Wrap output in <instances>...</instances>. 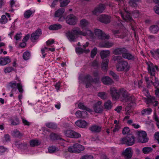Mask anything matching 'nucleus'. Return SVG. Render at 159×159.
<instances>
[{"label":"nucleus","instance_id":"3c124183","mask_svg":"<svg viewBox=\"0 0 159 159\" xmlns=\"http://www.w3.org/2000/svg\"><path fill=\"white\" fill-rule=\"evenodd\" d=\"M97 52V49L96 48H94L91 52V57L92 58H93L95 57V56L96 55Z\"/></svg>","mask_w":159,"mask_h":159},{"label":"nucleus","instance_id":"6e6d98bb","mask_svg":"<svg viewBox=\"0 0 159 159\" xmlns=\"http://www.w3.org/2000/svg\"><path fill=\"white\" fill-rule=\"evenodd\" d=\"M93 156L91 155H87L83 156L80 159H93Z\"/></svg>","mask_w":159,"mask_h":159},{"label":"nucleus","instance_id":"c03bdc74","mask_svg":"<svg viewBox=\"0 0 159 159\" xmlns=\"http://www.w3.org/2000/svg\"><path fill=\"white\" fill-rule=\"evenodd\" d=\"M48 150L49 153H52L58 151L59 149L54 146H52L48 148Z\"/></svg>","mask_w":159,"mask_h":159},{"label":"nucleus","instance_id":"680f3d73","mask_svg":"<svg viewBox=\"0 0 159 159\" xmlns=\"http://www.w3.org/2000/svg\"><path fill=\"white\" fill-rule=\"evenodd\" d=\"M21 35L22 34L21 33H17L16 34V35L14 37V38L16 40H18L20 39V38L21 37Z\"/></svg>","mask_w":159,"mask_h":159},{"label":"nucleus","instance_id":"7c9ffc66","mask_svg":"<svg viewBox=\"0 0 159 159\" xmlns=\"http://www.w3.org/2000/svg\"><path fill=\"white\" fill-rule=\"evenodd\" d=\"M146 102L147 104L152 103L154 106H156L158 103V102L155 100L154 97H151L146 100Z\"/></svg>","mask_w":159,"mask_h":159},{"label":"nucleus","instance_id":"79ce46f5","mask_svg":"<svg viewBox=\"0 0 159 159\" xmlns=\"http://www.w3.org/2000/svg\"><path fill=\"white\" fill-rule=\"evenodd\" d=\"M78 107L80 109L85 110L89 112H91L92 111L91 109L86 107L82 103H80L79 104Z\"/></svg>","mask_w":159,"mask_h":159},{"label":"nucleus","instance_id":"ea45409f","mask_svg":"<svg viewBox=\"0 0 159 159\" xmlns=\"http://www.w3.org/2000/svg\"><path fill=\"white\" fill-rule=\"evenodd\" d=\"M33 13L34 12L31 10H27L24 13V16L25 18L28 19L30 17Z\"/></svg>","mask_w":159,"mask_h":159},{"label":"nucleus","instance_id":"f704fd0d","mask_svg":"<svg viewBox=\"0 0 159 159\" xmlns=\"http://www.w3.org/2000/svg\"><path fill=\"white\" fill-rule=\"evenodd\" d=\"M76 52L77 53L80 54L83 52L88 53L89 52L90 50L89 49H83L80 48H76Z\"/></svg>","mask_w":159,"mask_h":159},{"label":"nucleus","instance_id":"f03ea898","mask_svg":"<svg viewBox=\"0 0 159 159\" xmlns=\"http://www.w3.org/2000/svg\"><path fill=\"white\" fill-rule=\"evenodd\" d=\"M148 69L149 73L150 74L151 78L153 79L154 78L155 82H152V84L155 88L159 87V82L158 79L155 77L156 71L157 70V66H154L153 64L151 62H149L148 64Z\"/></svg>","mask_w":159,"mask_h":159},{"label":"nucleus","instance_id":"9d476101","mask_svg":"<svg viewBox=\"0 0 159 159\" xmlns=\"http://www.w3.org/2000/svg\"><path fill=\"white\" fill-rule=\"evenodd\" d=\"M64 134L66 136L72 138H79L81 136L80 134L72 130H66Z\"/></svg>","mask_w":159,"mask_h":159},{"label":"nucleus","instance_id":"864d4df0","mask_svg":"<svg viewBox=\"0 0 159 159\" xmlns=\"http://www.w3.org/2000/svg\"><path fill=\"white\" fill-rule=\"evenodd\" d=\"M8 149L3 146H0V155H2L3 153L8 152Z\"/></svg>","mask_w":159,"mask_h":159},{"label":"nucleus","instance_id":"412c9836","mask_svg":"<svg viewBox=\"0 0 159 159\" xmlns=\"http://www.w3.org/2000/svg\"><path fill=\"white\" fill-rule=\"evenodd\" d=\"M123 155L127 158H130L132 156V151L131 148H127L122 153Z\"/></svg>","mask_w":159,"mask_h":159},{"label":"nucleus","instance_id":"f8f14e48","mask_svg":"<svg viewBox=\"0 0 159 159\" xmlns=\"http://www.w3.org/2000/svg\"><path fill=\"white\" fill-rule=\"evenodd\" d=\"M112 32L115 36L118 38H123L126 35V30L123 31L121 29L114 30Z\"/></svg>","mask_w":159,"mask_h":159},{"label":"nucleus","instance_id":"37998d69","mask_svg":"<svg viewBox=\"0 0 159 159\" xmlns=\"http://www.w3.org/2000/svg\"><path fill=\"white\" fill-rule=\"evenodd\" d=\"M98 96L101 98L105 99L107 98V95L105 92H99L98 94Z\"/></svg>","mask_w":159,"mask_h":159},{"label":"nucleus","instance_id":"6e6552de","mask_svg":"<svg viewBox=\"0 0 159 159\" xmlns=\"http://www.w3.org/2000/svg\"><path fill=\"white\" fill-rule=\"evenodd\" d=\"M129 66L128 63L126 61H122L116 65V68L117 70L119 71L125 70L127 71L129 69Z\"/></svg>","mask_w":159,"mask_h":159},{"label":"nucleus","instance_id":"7ed1b4c3","mask_svg":"<svg viewBox=\"0 0 159 159\" xmlns=\"http://www.w3.org/2000/svg\"><path fill=\"white\" fill-rule=\"evenodd\" d=\"M84 149V148L83 146L76 143L69 146L68 148V151L70 153H78L83 151Z\"/></svg>","mask_w":159,"mask_h":159},{"label":"nucleus","instance_id":"cd10ccee","mask_svg":"<svg viewBox=\"0 0 159 159\" xmlns=\"http://www.w3.org/2000/svg\"><path fill=\"white\" fill-rule=\"evenodd\" d=\"M141 2V0H129L128 3L131 7H136L138 6L137 3Z\"/></svg>","mask_w":159,"mask_h":159},{"label":"nucleus","instance_id":"2eb2a0df","mask_svg":"<svg viewBox=\"0 0 159 159\" xmlns=\"http://www.w3.org/2000/svg\"><path fill=\"white\" fill-rule=\"evenodd\" d=\"M105 8V6L103 4H100L92 11V12L93 14L97 15L99 13L103 12Z\"/></svg>","mask_w":159,"mask_h":159},{"label":"nucleus","instance_id":"a211bd4d","mask_svg":"<svg viewBox=\"0 0 159 159\" xmlns=\"http://www.w3.org/2000/svg\"><path fill=\"white\" fill-rule=\"evenodd\" d=\"M10 57L7 56L5 57H0V66L6 65L11 62Z\"/></svg>","mask_w":159,"mask_h":159},{"label":"nucleus","instance_id":"9b49d317","mask_svg":"<svg viewBox=\"0 0 159 159\" xmlns=\"http://www.w3.org/2000/svg\"><path fill=\"white\" fill-rule=\"evenodd\" d=\"M94 33L95 35L99 39H107L110 38V36L108 34H106L102 30L98 29H96L95 30Z\"/></svg>","mask_w":159,"mask_h":159},{"label":"nucleus","instance_id":"5fc2aeb1","mask_svg":"<svg viewBox=\"0 0 159 159\" xmlns=\"http://www.w3.org/2000/svg\"><path fill=\"white\" fill-rule=\"evenodd\" d=\"M153 10L156 14L159 15V4L154 6L153 8Z\"/></svg>","mask_w":159,"mask_h":159},{"label":"nucleus","instance_id":"774afa93","mask_svg":"<svg viewBox=\"0 0 159 159\" xmlns=\"http://www.w3.org/2000/svg\"><path fill=\"white\" fill-rule=\"evenodd\" d=\"M154 137L159 143V132H156L154 134Z\"/></svg>","mask_w":159,"mask_h":159},{"label":"nucleus","instance_id":"bf43d9fd","mask_svg":"<svg viewBox=\"0 0 159 159\" xmlns=\"http://www.w3.org/2000/svg\"><path fill=\"white\" fill-rule=\"evenodd\" d=\"M129 128L127 127H125L123 130V133L124 134H125L128 133L129 131Z\"/></svg>","mask_w":159,"mask_h":159},{"label":"nucleus","instance_id":"4d7b16f0","mask_svg":"<svg viewBox=\"0 0 159 159\" xmlns=\"http://www.w3.org/2000/svg\"><path fill=\"white\" fill-rule=\"evenodd\" d=\"M75 115L78 118H82V112L80 111H78L76 112Z\"/></svg>","mask_w":159,"mask_h":159},{"label":"nucleus","instance_id":"f257e3e1","mask_svg":"<svg viewBox=\"0 0 159 159\" xmlns=\"http://www.w3.org/2000/svg\"><path fill=\"white\" fill-rule=\"evenodd\" d=\"M89 24V22L85 19L80 21V25L83 29L82 31L78 27L73 28L71 31H69L66 33V36L69 40L70 41H75L78 38L79 35L83 36H88L91 38L93 36V33L90 30L85 29Z\"/></svg>","mask_w":159,"mask_h":159},{"label":"nucleus","instance_id":"a878e982","mask_svg":"<svg viewBox=\"0 0 159 159\" xmlns=\"http://www.w3.org/2000/svg\"><path fill=\"white\" fill-rule=\"evenodd\" d=\"M99 45V46L101 48H110L113 46L114 43L109 41H106L100 43Z\"/></svg>","mask_w":159,"mask_h":159},{"label":"nucleus","instance_id":"4be33fe9","mask_svg":"<svg viewBox=\"0 0 159 159\" xmlns=\"http://www.w3.org/2000/svg\"><path fill=\"white\" fill-rule=\"evenodd\" d=\"M126 51V49L124 48H120L114 49L112 51L113 53L115 55H119L123 54Z\"/></svg>","mask_w":159,"mask_h":159},{"label":"nucleus","instance_id":"e2e57ef3","mask_svg":"<svg viewBox=\"0 0 159 159\" xmlns=\"http://www.w3.org/2000/svg\"><path fill=\"white\" fill-rule=\"evenodd\" d=\"M54 43V40L53 39H50L46 42L47 45L50 46Z\"/></svg>","mask_w":159,"mask_h":159},{"label":"nucleus","instance_id":"c9c22d12","mask_svg":"<svg viewBox=\"0 0 159 159\" xmlns=\"http://www.w3.org/2000/svg\"><path fill=\"white\" fill-rule=\"evenodd\" d=\"M105 108L107 110L110 109L112 107V104L111 101L108 100L104 104Z\"/></svg>","mask_w":159,"mask_h":159},{"label":"nucleus","instance_id":"69168bd1","mask_svg":"<svg viewBox=\"0 0 159 159\" xmlns=\"http://www.w3.org/2000/svg\"><path fill=\"white\" fill-rule=\"evenodd\" d=\"M145 80L148 85H150L151 84H152V81H149L148 77H145Z\"/></svg>","mask_w":159,"mask_h":159},{"label":"nucleus","instance_id":"8fccbe9b","mask_svg":"<svg viewBox=\"0 0 159 159\" xmlns=\"http://www.w3.org/2000/svg\"><path fill=\"white\" fill-rule=\"evenodd\" d=\"M46 125L47 127L52 129H55L56 128V125L52 123H48L46 124Z\"/></svg>","mask_w":159,"mask_h":159},{"label":"nucleus","instance_id":"c85d7f7f","mask_svg":"<svg viewBox=\"0 0 159 159\" xmlns=\"http://www.w3.org/2000/svg\"><path fill=\"white\" fill-rule=\"evenodd\" d=\"M61 28L62 26L61 25L59 24H56L50 25L48 27V29L50 30H59Z\"/></svg>","mask_w":159,"mask_h":159},{"label":"nucleus","instance_id":"6ab92c4d","mask_svg":"<svg viewBox=\"0 0 159 159\" xmlns=\"http://www.w3.org/2000/svg\"><path fill=\"white\" fill-rule=\"evenodd\" d=\"M102 102L98 101L95 103L94 106V109L96 113H100L102 112L103 110V107L101 106Z\"/></svg>","mask_w":159,"mask_h":159},{"label":"nucleus","instance_id":"58836bf2","mask_svg":"<svg viewBox=\"0 0 159 159\" xmlns=\"http://www.w3.org/2000/svg\"><path fill=\"white\" fill-rule=\"evenodd\" d=\"M153 149L150 147H146L143 148L142 149V151L144 154L149 153L151 152Z\"/></svg>","mask_w":159,"mask_h":159},{"label":"nucleus","instance_id":"2f4dec72","mask_svg":"<svg viewBox=\"0 0 159 159\" xmlns=\"http://www.w3.org/2000/svg\"><path fill=\"white\" fill-rule=\"evenodd\" d=\"M125 11L126 15L125 16H124L121 12H120L121 17L123 20L126 21L128 22L129 21H131L132 20V19L129 15V14L126 12V11Z\"/></svg>","mask_w":159,"mask_h":159},{"label":"nucleus","instance_id":"bb28decb","mask_svg":"<svg viewBox=\"0 0 159 159\" xmlns=\"http://www.w3.org/2000/svg\"><path fill=\"white\" fill-rule=\"evenodd\" d=\"M122 57L128 60H134V56L128 52L126 49V51L123 54Z\"/></svg>","mask_w":159,"mask_h":159},{"label":"nucleus","instance_id":"0e129e2a","mask_svg":"<svg viewBox=\"0 0 159 159\" xmlns=\"http://www.w3.org/2000/svg\"><path fill=\"white\" fill-rule=\"evenodd\" d=\"M110 74L111 75L114 79L117 80L118 78V76L113 72L111 71L110 72Z\"/></svg>","mask_w":159,"mask_h":159},{"label":"nucleus","instance_id":"4c0bfd02","mask_svg":"<svg viewBox=\"0 0 159 159\" xmlns=\"http://www.w3.org/2000/svg\"><path fill=\"white\" fill-rule=\"evenodd\" d=\"M11 134L13 136L17 137L22 136V134L20 132L16 129L14 130L11 132Z\"/></svg>","mask_w":159,"mask_h":159},{"label":"nucleus","instance_id":"39448f33","mask_svg":"<svg viewBox=\"0 0 159 159\" xmlns=\"http://www.w3.org/2000/svg\"><path fill=\"white\" fill-rule=\"evenodd\" d=\"M9 85L12 88L11 93H15L17 91V88L20 93H23L22 86L20 83H17L15 81L13 80L10 82Z\"/></svg>","mask_w":159,"mask_h":159},{"label":"nucleus","instance_id":"4468645a","mask_svg":"<svg viewBox=\"0 0 159 159\" xmlns=\"http://www.w3.org/2000/svg\"><path fill=\"white\" fill-rule=\"evenodd\" d=\"M111 19V17L110 16L105 15H102L97 18L98 20L106 24L109 23Z\"/></svg>","mask_w":159,"mask_h":159},{"label":"nucleus","instance_id":"49530a36","mask_svg":"<svg viewBox=\"0 0 159 159\" xmlns=\"http://www.w3.org/2000/svg\"><path fill=\"white\" fill-rule=\"evenodd\" d=\"M7 18L5 15L2 16L0 20V23L2 24H4L7 23Z\"/></svg>","mask_w":159,"mask_h":159},{"label":"nucleus","instance_id":"09e8293b","mask_svg":"<svg viewBox=\"0 0 159 159\" xmlns=\"http://www.w3.org/2000/svg\"><path fill=\"white\" fill-rule=\"evenodd\" d=\"M122 59V57L119 56H113L112 58V60L113 61H117L118 63H119Z\"/></svg>","mask_w":159,"mask_h":159},{"label":"nucleus","instance_id":"603ef678","mask_svg":"<svg viewBox=\"0 0 159 159\" xmlns=\"http://www.w3.org/2000/svg\"><path fill=\"white\" fill-rule=\"evenodd\" d=\"M14 70V69L11 67H8L5 68L4 71L6 73H9Z\"/></svg>","mask_w":159,"mask_h":159},{"label":"nucleus","instance_id":"e433bc0d","mask_svg":"<svg viewBox=\"0 0 159 159\" xmlns=\"http://www.w3.org/2000/svg\"><path fill=\"white\" fill-rule=\"evenodd\" d=\"M152 111V110L151 108H146L141 111V114L142 115H148L151 113Z\"/></svg>","mask_w":159,"mask_h":159},{"label":"nucleus","instance_id":"473e14b6","mask_svg":"<svg viewBox=\"0 0 159 159\" xmlns=\"http://www.w3.org/2000/svg\"><path fill=\"white\" fill-rule=\"evenodd\" d=\"M108 62V59H106L102 60V69L105 70L107 69Z\"/></svg>","mask_w":159,"mask_h":159},{"label":"nucleus","instance_id":"a19ab883","mask_svg":"<svg viewBox=\"0 0 159 159\" xmlns=\"http://www.w3.org/2000/svg\"><path fill=\"white\" fill-rule=\"evenodd\" d=\"M40 143L38 140H32L30 142V144L31 147H34L40 145Z\"/></svg>","mask_w":159,"mask_h":159},{"label":"nucleus","instance_id":"b1692460","mask_svg":"<svg viewBox=\"0 0 159 159\" xmlns=\"http://www.w3.org/2000/svg\"><path fill=\"white\" fill-rule=\"evenodd\" d=\"M110 52L108 50H103L100 53V55L102 60L107 59V58L110 56Z\"/></svg>","mask_w":159,"mask_h":159},{"label":"nucleus","instance_id":"1a4fd4ad","mask_svg":"<svg viewBox=\"0 0 159 159\" xmlns=\"http://www.w3.org/2000/svg\"><path fill=\"white\" fill-rule=\"evenodd\" d=\"M119 96H121L124 99H127L132 102H134V98L133 96H129L128 92L124 89H121L119 92Z\"/></svg>","mask_w":159,"mask_h":159},{"label":"nucleus","instance_id":"423d86ee","mask_svg":"<svg viewBox=\"0 0 159 159\" xmlns=\"http://www.w3.org/2000/svg\"><path fill=\"white\" fill-rule=\"evenodd\" d=\"M135 141V137L131 135H127L121 139V143L122 144H125L129 146L132 145L134 144Z\"/></svg>","mask_w":159,"mask_h":159},{"label":"nucleus","instance_id":"0eeeda50","mask_svg":"<svg viewBox=\"0 0 159 159\" xmlns=\"http://www.w3.org/2000/svg\"><path fill=\"white\" fill-rule=\"evenodd\" d=\"M66 22L70 25H75L78 21V18L73 14L68 15L66 18Z\"/></svg>","mask_w":159,"mask_h":159},{"label":"nucleus","instance_id":"338daca9","mask_svg":"<svg viewBox=\"0 0 159 159\" xmlns=\"http://www.w3.org/2000/svg\"><path fill=\"white\" fill-rule=\"evenodd\" d=\"M30 37V35L29 34L26 35L23 39V42H27L29 39Z\"/></svg>","mask_w":159,"mask_h":159},{"label":"nucleus","instance_id":"72a5a7b5","mask_svg":"<svg viewBox=\"0 0 159 159\" xmlns=\"http://www.w3.org/2000/svg\"><path fill=\"white\" fill-rule=\"evenodd\" d=\"M159 28L157 25H153L150 28V30L153 33L156 34L159 30Z\"/></svg>","mask_w":159,"mask_h":159},{"label":"nucleus","instance_id":"052dcab7","mask_svg":"<svg viewBox=\"0 0 159 159\" xmlns=\"http://www.w3.org/2000/svg\"><path fill=\"white\" fill-rule=\"evenodd\" d=\"M22 121L24 125H30V123L26 119L22 118Z\"/></svg>","mask_w":159,"mask_h":159},{"label":"nucleus","instance_id":"393cba45","mask_svg":"<svg viewBox=\"0 0 159 159\" xmlns=\"http://www.w3.org/2000/svg\"><path fill=\"white\" fill-rule=\"evenodd\" d=\"M102 81L105 84H110L113 83V81L109 77L104 76L101 79Z\"/></svg>","mask_w":159,"mask_h":159},{"label":"nucleus","instance_id":"aec40b11","mask_svg":"<svg viewBox=\"0 0 159 159\" xmlns=\"http://www.w3.org/2000/svg\"><path fill=\"white\" fill-rule=\"evenodd\" d=\"M75 124L78 126L82 128H84L89 125V123L85 120H80L75 122Z\"/></svg>","mask_w":159,"mask_h":159},{"label":"nucleus","instance_id":"13d9d810","mask_svg":"<svg viewBox=\"0 0 159 159\" xmlns=\"http://www.w3.org/2000/svg\"><path fill=\"white\" fill-rule=\"evenodd\" d=\"M154 118L155 120L157 122V125L159 129V119L158 117L157 116L156 113H155L154 115Z\"/></svg>","mask_w":159,"mask_h":159},{"label":"nucleus","instance_id":"f3484780","mask_svg":"<svg viewBox=\"0 0 159 159\" xmlns=\"http://www.w3.org/2000/svg\"><path fill=\"white\" fill-rule=\"evenodd\" d=\"M41 34V29H39L37 30L35 32L33 33L31 35V40L32 41L34 42L37 40Z\"/></svg>","mask_w":159,"mask_h":159},{"label":"nucleus","instance_id":"5701e85b","mask_svg":"<svg viewBox=\"0 0 159 159\" xmlns=\"http://www.w3.org/2000/svg\"><path fill=\"white\" fill-rule=\"evenodd\" d=\"M65 11V9L63 8H60L57 10L55 12L54 16L55 17H60L59 19V21H61V20L62 16Z\"/></svg>","mask_w":159,"mask_h":159},{"label":"nucleus","instance_id":"de8ad7c7","mask_svg":"<svg viewBox=\"0 0 159 159\" xmlns=\"http://www.w3.org/2000/svg\"><path fill=\"white\" fill-rule=\"evenodd\" d=\"M30 56V53L28 52H25L23 54V58L25 60L28 59Z\"/></svg>","mask_w":159,"mask_h":159},{"label":"nucleus","instance_id":"ddd939ff","mask_svg":"<svg viewBox=\"0 0 159 159\" xmlns=\"http://www.w3.org/2000/svg\"><path fill=\"white\" fill-rule=\"evenodd\" d=\"M86 79V87L87 88H88L93 83L95 84L98 83L100 81L99 78H96L94 79L93 80L91 78V77L89 75H87L85 77Z\"/></svg>","mask_w":159,"mask_h":159},{"label":"nucleus","instance_id":"c756f323","mask_svg":"<svg viewBox=\"0 0 159 159\" xmlns=\"http://www.w3.org/2000/svg\"><path fill=\"white\" fill-rule=\"evenodd\" d=\"M90 129L92 131L98 132L100 131L101 127L97 125H94L90 127Z\"/></svg>","mask_w":159,"mask_h":159},{"label":"nucleus","instance_id":"20e7f679","mask_svg":"<svg viewBox=\"0 0 159 159\" xmlns=\"http://www.w3.org/2000/svg\"><path fill=\"white\" fill-rule=\"evenodd\" d=\"M137 138L138 142L144 143L147 142L148 138L145 131L143 130L137 131L136 132Z\"/></svg>","mask_w":159,"mask_h":159},{"label":"nucleus","instance_id":"dca6fc26","mask_svg":"<svg viewBox=\"0 0 159 159\" xmlns=\"http://www.w3.org/2000/svg\"><path fill=\"white\" fill-rule=\"evenodd\" d=\"M109 92L113 98L116 99L119 98V92H117V90L115 87H111L110 89Z\"/></svg>","mask_w":159,"mask_h":159},{"label":"nucleus","instance_id":"a18cd8bd","mask_svg":"<svg viewBox=\"0 0 159 159\" xmlns=\"http://www.w3.org/2000/svg\"><path fill=\"white\" fill-rule=\"evenodd\" d=\"M11 125H18L20 123V121L18 118H16L14 119L10 120Z\"/></svg>","mask_w":159,"mask_h":159}]
</instances>
